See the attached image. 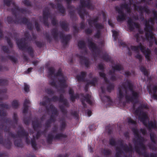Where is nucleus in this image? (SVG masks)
Returning <instances> with one entry per match:
<instances>
[{
    "label": "nucleus",
    "instance_id": "4",
    "mask_svg": "<svg viewBox=\"0 0 157 157\" xmlns=\"http://www.w3.org/2000/svg\"><path fill=\"white\" fill-rule=\"evenodd\" d=\"M118 13L119 14V15L117 17V20L119 21H121L125 19V15L122 11H118Z\"/></svg>",
    "mask_w": 157,
    "mask_h": 157
},
{
    "label": "nucleus",
    "instance_id": "16",
    "mask_svg": "<svg viewBox=\"0 0 157 157\" xmlns=\"http://www.w3.org/2000/svg\"><path fill=\"white\" fill-rule=\"evenodd\" d=\"M100 76L102 77L103 78H104V80L106 81V77H105V75L104 74V73L103 72H100Z\"/></svg>",
    "mask_w": 157,
    "mask_h": 157
},
{
    "label": "nucleus",
    "instance_id": "20",
    "mask_svg": "<svg viewBox=\"0 0 157 157\" xmlns=\"http://www.w3.org/2000/svg\"><path fill=\"white\" fill-rule=\"evenodd\" d=\"M128 122L130 123H131L132 124H135V122L133 120L131 119H129L128 120Z\"/></svg>",
    "mask_w": 157,
    "mask_h": 157
},
{
    "label": "nucleus",
    "instance_id": "1",
    "mask_svg": "<svg viewBox=\"0 0 157 157\" xmlns=\"http://www.w3.org/2000/svg\"><path fill=\"white\" fill-rule=\"evenodd\" d=\"M128 84L126 90L125 91V97L127 100L132 101L133 99H136L138 97L139 94L138 92L133 90L132 85L130 82H128Z\"/></svg>",
    "mask_w": 157,
    "mask_h": 157
},
{
    "label": "nucleus",
    "instance_id": "36",
    "mask_svg": "<svg viewBox=\"0 0 157 157\" xmlns=\"http://www.w3.org/2000/svg\"><path fill=\"white\" fill-rule=\"evenodd\" d=\"M100 68L101 69L102 68V67H100Z\"/></svg>",
    "mask_w": 157,
    "mask_h": 157
},
{
    "label": "nucleus",
    "instance_id": "19",
    "mask_svg": "<svg viewBox=\"0 0 157 157\" xmlns=\"http://www.w3.org/2000/svg\"><path fill=\"white\" fill-rule=\"evenodd\" d=\"M13 105L14 106H16L18 105V102L17 101H13Z\"/></svg>",
    "mask_w": 157,
    "mask_h": 157
},
{
    "label": "nucleus",
    "instance_id": "12",
    "mask_svg": "<svg viewBox=\"0 0 157 157\" xmlns=\"http://www.w3.org/2000/svg\"><path fill=\"white\" fill-rule=\"evenodd\" d=\"M122 68V66L121 65H116L114 68V70H120Z\"/></svg>",
    "mask_w": 157,
    "mask_h": 157
},
{
    "label": "nucleus",
    "instance_id": "8",
    "mask_svg": "<svg viewBox=\"0 0 157 157\" xmlns=\"http://www.w3.org/2000/svg\"><path fill=\"white\" fill-rule=\"evenodd\" d=\"M146 36L148 38H150L151 39L153 38L154 35L152 32L151 31H148L146 33Z\"/></svg>",
    "mask_w": 157,
    "mask_h": 157
},
{
    "label": "nucleus",
    "instance_id": "3",
    "mask_svg": "<svg viewBox=\"0 0 157 157\" xmlns=\"http://www.w3.org/2000/svg\"><path fill=\"white\" fill-rule=\"evenodd\" d=\"M157 88L156 87H154L152 89L149 91V93L153 96V98L155 99H157V96L156 94V90Z\"/></svg>",
    "mask_w": 157,
    "mask_h": 157
},
{
    "label": "nucleus",
    "instance_id": "10",
    "mask_svg": "<svg viewBox=\"0 0 157 157\" xmlns=\"http://www.w3.org/2000/svg\"><path fill=\"white\" fill-rule=\"evenodd\" d=\"M123 96V93L122 92V90L120 89L119 90V93L118 94V97L120 99L122 98Z\"/></svg>",
    "mask_w": 157,
    "mask_h": 157
},
{
    "label": "nucleus",
    "instance_id": "24",
    "mask_svg": "<svg viewBox=\"0 0 157 157\" xmlns=\"http://www.w3.org/2000/svg\"><path fill=\"white\" fill-rule=\"evenodd\" d=\"M73 93V91L71 89L69 91V93L70 94H71V95Z\"/></svg>",
    "mask_w": 157,
    "mask_h": 157
},
{
    "label": "nucleus",
    "instance_id": "33",
    "mask_svg": "<svg viewBox=\"0 0 157 157\" xmlns=\"http://www.w3.org/2000/svg\"><path fill=\"white\" fill-rule=\"evenodd\" d=\"M144 134H145V132H142Z\"/></svg>",
    "mask_w": 157,
    "mask_h": 157
},
{
    "label": "nucleus",
    "instance_id": "23",
    "mask_svg": "<svg viewBox=\"0 0 157 157\" xmlns=\"http://www.w3.org/2000/svg\"><path fill=\"white\" fill-rule=\"evenodd\" d=\"M50 72L51 74H53L54 72L53 69L51 68L50 70Z\"/></svg>",
    "mask_w": 157,
    "mask_h": 157
},
{
    "label": "nucleus",
    "instance_id": "2",
    "mask_svg": "<svg viewBox=\"0 0 157 157\" xmlns=\"http://www.w3.org/2000/svg\"><path fill=\"white\" fill-rule=\"evenodd\" d=\"M130 49L136 52H138V50L140 49L141 51L145 54L146 58L148 60L149 59L150 50L148 49H146L142 45H140L139 47L131 46Z\"/></svg>",
    "mask_w": 157,
    "mask_h": 157
},
{
    "label": "nucleus",
    "instance_id": "26",
    "mask_svg": "<svg viewBox=\"0 0 157 157\" xmlns=\"http://www.w3.org/2000/svg\"><path fill=\"white\" fill-rule=\"evenodd\" d=\"M137 58H138L139 59L141 58V56L140 55H138L136 56Z\"/></svg>",
    "mask_w": 157,
    "mask_h": 157
},
{
    "label": "nucleus",
    "instance_id": "31",
    "mask_svg": "<svg viewBox=\"0 0 157 157\" xmlns=\"http://www.w3.org/2000/svg\"><path fill=\"white\" fill-rule=\"evenodd\" d=\"M51 83L52 85H54V83Z\"/></svg>",
    "mask_w": 157,
    "mask_h": 157
},
{
    "label": "nucleus",
    "instance_id": "18",
    "mask_svg": "<svg viewBox=\"0 0 157 157\" xmlns=\"http://www.w3.org/2000/svg\"><path fill=\"white\" fill-rule=\"evenodd\" d=\"M29 101L28 100H26L24 102V106L25 107V109L27 108V105H26L28 104H29Z\"/></svg>",
    "mask_w": 157,
    "mask_h": 157
},
{
    "label": "nucleus",
    "instance_id": "25",
    "mask_svg": "<svg viewBox=\"0 0 157 157\" xmlns=\"http://www.w3.org/2000/svg\"><path fill=\"white\" fill-rule=\"evenodd\" d=\"M108 23H109V25H110V26H113V25L112 23H111L110 21H109Z\"/></svg>",
    "mask_w": 157,
    "mask_h": 157
},
{
    "label": "nucleus",
    "instance_id": "21",
    "mask_svg": "<svg viewBox=\"0 0 157 157\" xmlns=\"http://www.w3.org/2000/svg\"><path fill=\"white\" fill-rule=\"evenodd\" d=\"M90 45L91 47L92 48H94L95 47V44L93 43H90Z\"/></svg>",
    "mask_w": 157,
    "mask_h": 157
},
{
    "label": "nucleus",
    "instance_id": "11",
    "mask_svg": "<svg viewBox=\"0 0 157 157\" xmlns=\"http://www.w3.org/2000/svg\"><path fill=\"white\" fill-rule=\"evenodd\" d=\"M147 117L146 114L144 115L142 118L139 117V119L142 121L144 123V121L147 120Z\"/></svg>",
    "mask_w": 157,
    "mask_h": 157
},
{
    "label": "nucleus",
    "instance_id": "32",
    "mask_svg": "<svg viewBox=\"0 0 157 157\" xmlns=\"http://www.w3.org/2000/svg\"><path fill=\"white\" fill-rule=\"evenodd\" d=\"M78 80H80L81 79L80 78H78Z\"/></svg>",
    "mask_w": 157,
    "mask_h": 157
},
{
    "label": "nucleus",
    "instance_id": "28",
    "mask_svg": "<svg viewBox=\"0 0 157 157\" xmlns=\"http://www.w3.org/2000/svg\"><path fill=\"white\" fill-rule=\"evenodd\" d=\"M31 70H32L31 68H29L28 70V73L29 72L31 71Z\"/></svg>",
    "mask_w": 157,
    "mask_h": 157
},
{
    "label": "nucleus",
    "instance_id": "7",
    "mask_svg": "<svg viewBox=\"0 0 157 157\" xmlns=\"http://www.w3.org/2000/svg\"><path fill=\"white\" fill-rule=\"evenodd\" d=\"M57 76H59V75H61L62 77L63 78V79L62 80H60V83L62 84V83H64L65 82V81L66 80V78H64L63 75H62V73L61 71L60 70H59V71L58 73L57 74Z\"/></svg>",
    "mask_w": 157,
    "mask_h": 157
},
{
    "label": "nucleus",
    "instance_id": "29",
    "mask_svg": "<svg viewBox=\"0 0 157 157\" xmlns=\"http://www.w3.org/2000/svg\"><path fill=\"white\" fill-rule=\"evenodd\" d=\"M152 127L153 128H155V124L154 125H152Z\"/></svg>",
    "mask_w": 157,
    "mask_h": 157
},
{
    "label": "nucleus",
    "instance_id": "30",
    "mask_svg": "<svg viewBox=\"0 0 157 157\" xmlns=\"http://www.w3.org/2000/svg\"><path fill=\"white\" fill-rule=\"evenodd\" d=\"M91 84H92V85H95V83L94 82H91Z\"/></svg>",
    "mask_w": 157,
    "mask_h": 157
},
{
    "label": "nucleus",
    "instance_id": "14",
    "mask_svg": "<svg viewBox=\"0 0 157 157\" xmlns=\"http://www.w3.org/2000/svg\"><path fill=\"white\" fill-rule=\"evenodd\" d=\"M24 90L25 92H28L29 90V86L26 84L24 85Z\"/></svg>",
    "mask_w": 157,
    "mask_h": 157
},
{
    "label": "nucleus",
    "instance_id": "5",
    "mask_svg": "<svg viewBox=\"0 0 157 157\" xmlns=\"http://www.w3.org/2000/svg\"><path fill=\"white\" fill-rule=\"evenodd\" d=\"M128 24L129 27L131 28H133L134 27H138V25L137 24L134 22L132 19H130L128 20Z\"/></svg>",
    "mask_w": 157,
    "mask_h": 157
},
{
    "label": "nucleus",
    "instance_id": "13",
    "mask_svg": "<svg viewBox=\"0 0 157 157\" xmlns=\"http://www.w3.org/2000/svg\"><path fill=\"white\" fill-rule=\"evenodd\" d=\"M112 32L113 33V36L114 37V38L115 39L116 37L118 35V32L115 30H112Z\"/></svg>",
    "mask_w": 157,
    "mask_h": 157
},
{
    "label": "nucleus",
    "instance_id": "22",
    "mask_svg": "<svg viewBox=\"0 0 157 157\" xmlns=\"http://www.w3.org/2000/svg\"><path fill=\"white\" fill-rule=\"evenodd\" d=\"M87 115H88V116H91V111H90V110L88 111L87 112Z\"/></svg>",
    "mask_w": 157,
    "mask_h": 157
},
{
    "label": "nucleus",
    "instance_id": "15",
    "mask_svg": "<svg viewBox=\"0 0 157 157\" xmlns=\"http://www.w3.org/2000/svg\"><path fill=\"white\" fill-rule=\"evenodd\" d=\"M104 99L106 101L108 102H109L111 101V99L110 98L107 96H105L104 97V98H101V99L103 101Z\"/></svg>",
    "mask_w": 157,
    "mask_h": 157
},
{
    "label": "nucleus",
    "instance_id": "35",
    "mask_svg": "<svg viewBox=\"0 0 157 157\" xmlns=\"http://www.w3.org/2000/svg\"><path fill=\"white\" fill-rule=\"evenodd\" d=\"M79 44H80V43H79V44H78L79 46Z\"/></svg>",
    "mask_w": 157,
    "mask_h": 157
},
{
    "label": "nucleus",
    "instance_id": "9",
    "mask_svg": "<svg viewBox=\"0 0 157 157\" xmlns=\"http://www.w3.org/2000/svg\"><path fill=\"white\" fill-rule=\"evenodd\" d=\"M93 24H94V25H95L96 28L97 29H101L102 27V25L97 24L95 21H93Z\"/></svg>",
    "mask_w": 157,
    "mask_h": 157
},
{
    "label": "nucleus",
    "instance_id": "17",
    "mask_svg": "<svg viewBox=\"0 0 157 157\" xmlns=\"http://www.w3.org/2000/svg\"><path fill=\"white\" fill-rule=\"evenodd\" d=\"M141 70L144 73V75H147V72L145 68L144 67L142 68H141Z\"/></svg>",
    "mask_w": 157,
    "mask_h": 157
},
{
    "label": "nucleus",
    "instance_id": "34",
    "mask_svg": "<svg viewBox=\"0 0 157 157\" xmlns=\"http://www.w3.org/2000/svg\"><path fill=\"white\" fill-rule=\"evenodd\" d=\"M23 112H24V113H25V110H24V111H23Z\"/></svg>",
    "mask_w": 157,
    "mask_h": 157
},
{
    "label": "nucleus",
    "instance_id": "6",
    "mask_svg": "<svg viewBox=\"0 0 157 157\" xmlns=\"http://www.w3.org/2000/svg\"><path fill=\"white\" fill-rule=\"evenodd\" d=\"M85 100L90 104H91L93 102L92 98L90 95H88L86 97Z\"/></svg>",
    "mask_w": 157,
    "mask_h": 157
},
{
    "label": "nucleus",
    "instance_id": "27",
    "mask_svg": "<svg viewBox=\"0 0 157 157\" xmlns=\"http://www.w3.org/2000/svg\"><path fill=\"white\" fill-rule=\"evenodd\" d=\"M85 74L86 73L85 72H82L81 74V75H82V76H83L85 75Z\"/></svg>",
    "mask_w": 157,
    "mask_h": 157
}]
</instances>
